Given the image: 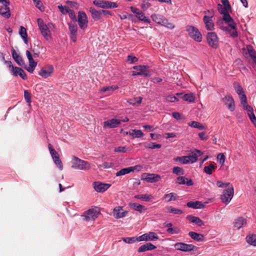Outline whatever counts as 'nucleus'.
<instances>
[{
  "label": "nucleus",
  "mask_w": 256,
  "mask_h": 256,
  "mask_svg": "<svg viewBox=\"0 0 256 256\" xmlns=\"http://www.w3.org/2000/svg\"><path fill=\"white\" fill-rule=\"evenodd\" d=\"M12 58L18 65L22 66L24 64L22 56L17 54L14 49L12 50Z\"/></svg>",
  "instance_id": "obj_28"
},
{
  "label": "nucleus",
  "mask_w": 256,
  "mask_h": 256,
  "mask_svg": "<svg viewBox=\"0 0 256 256\" xmlns=\"http://www.w3.org/2000/svg\"><path fill=\"white\" fill-rule=\"evenodd\" d=\"M182 98L189 102H194L195 100V96L192 94H185L182 96Z\"/></svg>",
  "instance_id": "obj_47"
},
{
  "label": "nucleus",
  "mask_w": 256,
  "mask_h": 256,
  "mask_svg": "<svg viewBox=\"0 0 256 256\" xmlns=\"http://www.w3.org/2000/svg\"><path fill=\"white\" fill-rule=\"evenodd\" d=\"M234 87L238 95L244 93L242 88L236 82L234 83Z\"/></svg>",
  "instance_id": "obj_48"
},
{
  "label": "nucleus",
  "mask_w": 256,
  "mask_h": 256,
  "mask_svg": "<svg viewBox=\"0 0 256 256\" xmlns=\"http://www.w3.org/2000/svg\"><path fill=\"white\" fill-rule=\"evenodd\" d=\"M58 7L61 13L64 14H67L69 10L68 7L66 6H62V4L58 5Z\"/></svg>",
  "instance_id": "obj_60"
},
{
  "label": "nucleus",
  "mask_w": 256,
  "mask_h": 256,
  "mask_svg": "<svg viewBox=\"0 0 256 256\" xmlns=\"http://www.w3.org/2000/svg\"><path fill=\"white\" fill-rule=\"evenodd\" d=\"M72 168L78 170H88L90 168V164L86 161L73 156L72 160Z\"/></svg>",
  "instance_id": "obj_2"
},
{
  "label": "nucleus",
  "mask_w": 256,
  "mask_h": 256,
  "mask_svg": "<svg viewBox=\"0 0 256 256\" xmlns=\"http://www.w3.org/2000/svg\"><path fill=\"white\" fill-rule=\"evenodd\" d=\"M142 168V166L140 165H136L133 166H130L126 168H124L117 172L116 173V176H124L132 172H139Z\"/></svg>",
  "instance_id": "obj_10"
},
{
  "label": "nucleus",
  "mask_w": 256,
  "mask_h": 256,
  "mask_svg": "<svg viewBox=\"0 0 256 256\" xmlns=\"http://www.w3.org/2000/svg\"><path fill=\"white\" fill-rule=\"evenodd\" d=\"M120 124V120L116 118H112L104 122V128H112L117 127Z\"/></svg>",
  "instance_id": "obj_20"
},
{
  "label": "nucleus",
  "mask_w": 256,
  "mask_h": 256,
  "mask_svg": "<svg viewBox=\"0 0 256 256\" xmlns=\"http://www.w3.org/2000/svg\"><path fill=\"white\" fill-rule=\"evenodd\" d=\"M78 22L80 28L84 30L88 24V17L86 14L84 12H79L78 13Z\"/></svg>",
  "instance_id": "obj_11"
},
{
  "label": "nucleus",
  "mask_w": 256,
  "mask_h": 256,
  "mask_svg": "<svg viewBox=\"0 0 256 256\" xmlns=\"http://www.w3.org/2000/svg\"><path fill=\"white\" fill-rule=\"evenodd\" d=\"M19 34L21 38L24 40V42L26 44H28V34L26 33V30L22 26H20V30H19Z\"/></svg>",
  "instance_id": "obj_39"
},
{
  "label": "nucleus",
  "mask_w": 256,
  "mask_h": 256,
  "mask_svg": "<svg viewBox=\"0 0 256 256\" xmlns=\"http://www.w3.org/2000/svg\"><path fill=\"white\" fill-rule=\"evenodd\" d=\"M122 240L127 244H133L134 243L136 240H137L136 238L134 237H132V238H122Z\"/></svg>",
  "instance_id": "obj_58"
},
{
  "label": "nucleus",
  "mask_w": 256,
  "mask_h": 256,
  "mask_svg": "<svg viewBox=\"0 0 256 256\" xmlns=\"http://www.w3.org/2000/svg\"><path fill=\"white\" fill-rule=\"evenodd\" d=\"M216 168V166H215L214 162H213L208 166H204V170L207 174L210 175L212 174L213 171L215 170Z\"/></svg>",
  "instance_id": "obj_41"
},
{
  "label": "nucleus",
  "mask_w": 256,
  "mask_h": 256,
  "mask_svg": "<svg viewBox=\"0 0 256 256\" xmlns=\"http://www.w3.org/2000/svg\"><path fill=\"white\" fill-rule=\"evenodd\" d=\"M189 236L193 240L198 242H202L204 240V236L194 232H188Z\"/></svg>",
  "instance_id": "obj_30"
},
{
  "label": "nucleus",
  "mask_w": 256,
  "mask_h": 256,
  "mask_svg": "<svg viewBox=\"0 0 256 256\" xmlns=\"http://www.w3.org/2000/svg\"><path fill=\"white\" fill-rule=\"evenodd\" d=\"M70 34H77L78 26L76 24H68Z\"/></svg>",
  "instance_id": "obj_49"
},
{
  "label": "nucleus",
  "mask_w": 256,
  "mask_h": 256,
  "mask_svg": "<svg viewBox=\"0 0 256 256\" xmlns=\"http://www.w3.org/2000/svg\"><path fill=\"white\" fill-rule=\"evenodd\" d=\"M164 16H162L157 14H152L151 16V18L152 20L157 23L158 24H160L161 22L162 21Z\"/></svg>",
  "instance_id": "obj_46"
},
{
  "label": "nucleus",
  "mask_w": 256,
  "mask_h": 256,
  "mask_svg": "<svg viewBox=\"0 0 256 256\" xmlns=\"http://www.w3.org/2000/svg\"><path fill=\"white\" fill-rule=\"evenodd\" d=\"M176 194L174 192H170L168 194H166L162 198V199L166 202H170L171 201H174L176 200Z\"/></svg>",
  "instance_id": "obj_38"
},
{
  "label": "nucleus",
  "mask_w": 256,
  "mask_h": 256,
  "mask_svg": "<svg viewBox=\"0 0 256 256\" xmlns=\"http://www.w3.org/2000/svg\"><path fill=\"white\" fill-rule=\"evenodd\" d=\"M54 70V68L52 65L48 64L42 68L38 72V74L42 77L46 78L52 75Z\"/></svg>",
  "instance_id": "obj_15"
},
{
  "label": "nucleus",
  "mask_w": 256,
  "mask_h": 256,
  "mask_svg": "<svg viewBox=\"0 0 256 256\" xmlns=\"http://www.w3.org/2000/svg\"><path fill=\"white\" fill-rule=\"evenodd\" d=\"M53 160L56 165V166L58 167V168L60 170H62L63 169V165L62 164V162L61 160L60 159L59 156L58 158H56L53 159Z\"/></svg>",
  "instance_id": "obj_56"
},
{
  "label": "nucleus",
  "mask_w": 256,
  "mask_h": 256,
  "mask_svg": "<svg viewBox=\"0 0 256 256\" xmlns=\"http://www.w3.org/2000/svg\"><path fill=\"white\" fill-rule=\"evenodd\" d=\"M129 206L134 210L140 212H142V211L146 210V208L144 206L137 203H130Z\"/></svg>",
  "instance_id": "obj_33"
},
{
  "label": "nucleus",
  "mask_w": 256,
  "mask_h": 256,
  "mask_svg": "<svg viewBox=\"0 0 256 256\" xmlns=\"http://www.w3.org/2000/svg\"><path fill=\"white\" fill-rule=\"evenodd\" d=\"M162 146L161 144H156V142H150L146 144L144 147L146 148H149L151 149L160 148Z\"/></svg>",
  "instance_id": "obj_52"
},
{
  "label": "nucleus",
  "mask_w": 256,
  "mask_h": 256,
  "mask_svg": "<svg viewBox=\"0 0 256 256\" xmlns=\"http://www.w3.org/2000/svg\"><path fill=\"white\" fill-rule=\"evenodd\" d=\"M142 98L140 96H139V97L135 98L132 99L128 101V102L130 104L134 106V104H140L142 102Z\"/></svg>",
  "instance_id": "obj_53"
},
{
  "label": "nucleus",
  "mask_w": 256,
  "mask_h": 256,
  "mask_svg": "<svg viewBox=\"0 0 256 256\" xmlns=\"http://www.w3.org/2000/svg\"><path fill=\"white\" fill-rule=\"evenodd\" d=\"M186 206L188 208L194 209H200L204 207V205L201 202L199 201L189 202L187 203Z\"/></svg>",
  "instance_id": "obj_26"
},
{
  "label": "nucleus",
  "mask_w": 256,
  "mask_h": 256,
  "mask_svg": "<svg viewBox=\"0 0 256 256\" xmlns=\"http://www.w3.org/2000/svg\"><path fill=\"white\" fill-rule=\"evenodd\" d=\"M187 219H188L191 222L196 224L198 226H202L204 225L203 221L198 217L188 216H187Z\"/></svg>",
  "instance_id": "obj_36"
},
{
  "label": "nucleus",
  "mask_w": 256,
  "mask_h": 256,
  "mask_svg": "<svg viewBox=\"0 0 256 256\" xmlns=\"http://www.w3.org/2000/svg\"><path fill=\"white\" fill-rule=\"evenodd\" d=\"M218 10L220 13L223 15L224 14H228L231 12V7L230 5L222 6V4H218Z\"/></svg>",
  "instance_id": "obj_32"
},
{
  "label": "nucleus",
  "mask_w": 256,
  "mask_h": 256,
  "mask_svg": "<svg viewBox=\"0 0 256 256\" xmlns=\"http://www.w3.org/2000/svg\"><path fill=\"white\" fill-rule=\"evenodd\" d=\"M223 101L225 104L227 106L228 108L231 111L233 112L235 109L234 102L231 96L228 95L225 96L223 98Z\"/></svg>",
  "instance_id": "obj_21"
},
{
  "label": "nucleus",
  "mask_w": 256,
  "mask_h": 256,
  "mask_svg": "<svg viewBox=\"0 0 256 256\" xmlns=\"http://www.w3.org/2000/svg\"><path fill=\"white\" fill-rule=\"evenodd\" d=\"M17 70H19L18 76L21 77L23 80H26L27 76L24 71L21 68H18Z\"/></svg>",
  "instance_id": "obj_63"
},
{
  "label": "nucleus",
  "mask_w": 256,
  "mask_h": 256,
  "mask_svg": "<svg viewBox=\"0 0 256 256\" xmlns=\"http://www.w3.org/2000/svg\"><path fill=\"white\" fill-rule=\"evenodd\" d=\"M48 149L50 150V154L52 157V160L58 157V152L52 148V146L51 144H48Z\"/></svg>",
  "instance_id": "obj_54"
},
{
  "label": "nucleus",
  "mask_w": 256,
  "mask_h": 256,
  "mask_svg": "<svg viewBox=\"0 0 256 256\" xmlns=\"http://www.w3.org/2000/svg\"><path fill=\"white\" fill-rule=\"evenodd\" d=\"M246 48L250 56L251 57L254 62L256 64V52L250 45L247 46Z\"/></svg>",
  "instance_id": "obj_42"
},
{
  "label": "nucleus",
  "mask_w": 256,
  "mask_h": 256,
  "mask_svg": "<svg viewBox=\"0 0 256 256\" xmlns=\"http://www.w3.org/2000/svg\"><path fill=\"white\" fill-rule=\"evenodd\" d=\"M186 31L188 36L194 40L200 42L202 40V35L199 30L192 26H188L186 27Z\"/></svg>",
  "instance_id": "obj_4"
},
{
  "label": "nucleus",
  "mask_w": 256,
  "mask_h": 256,
  "mask_svg": "<svg viewBox=\"0 0 256 256\" xmlns=\"http://www.w3.org/2000/svg\"><path fill=\"white\" fill-rule=\"evenodd\" d=\"M222 18L224 22L228 24L230 27V28H234L236 23L230 15L229 13L224 14H223Z\"/></svg>",
  "instance_id": "obj_24"
},
{
  "label": "nucleus",
  "mask_w": 256,
  "mask_h": 256,
  "mask_svg": "<svg viewBox=\"0 0 256 256\" xmlns=\"http://www.w3.org/2000/svg\"><path fill=\"white\" fill-rule=\"evenodd\" d=\"M26 54L28 60V65L26 68L30 73H33L37 66V62L34 60L30 51L27 50Z\"/></svg>",
  "instance_id": "obj_12"
},
{
  "label": "nucleus",
  "mask_w": 256,
  "mask_h": 256,
  "mask_svg": "<svg viewBox=\"0 0 256 256\" xmlns=\"http://www.w3.org/2000/svg\"><path fill=\"white\" fill-rule=\"evenodd\" d=\"M127 148L126 146H118L114 148V151L116 152H122L125 153L126 152Z\"/></svg>",
  "instance_id": "obj_62"
},
{
  "label": "nucleus",
  "mask_w": 256,
  "mask_h": 256,
  "mask_svg": "<svg viewBox=\"0 0 256 256\" xmlns=\"http://www.w3.org/2000/svg\"><path fill=\"white\" fill-rule=\"evenodd\" d=\"M8 6H4L0 8V14L5 18H8L10 16V12Z\"/></svg>",
  "instance_id": "obj_34"
},
{
  "label": "nucleus",
  "mask_w": 256,
  "mask_h": 256,
  "mask_svg": "<svg viewBox=\"0 0 256 256\" xmlns=\"http://www.w3.org/2000/svg\"><path fill=\"white\" fill-rule=\"evenodd\" d=\"M176 182L180 184H186L188 186H191L193 184L192 180H188L184 176H180L176 178Z\"/></svg>",
  "instance_id": "obj_29"
},
{
  "label": "nucleus",
  "mask_w": 256,
  "mask_h": 256,
  "mask_svg": "<svg viewBox=\"0 0 256 256\" xmlns=\"http://www.w3.org/2000/svg\"><path fill=\"white\" fill-rule=\"evenodd\" d=\"M37 22L42 34L46 40H48L50 37V32L48 26L42 18H38Z\"/></svg>",
  "instance_id": "obj_7"
},
{
  "label": "nucleus",
  "mask_w": 256,
  "mask_h": 256,
  "mask_svg": "<svg viewBox=\"0 0 256 256\" xmlns=\"http://www.w3.org/2000/svg\"><path fill=\"white\" fill-rule=\"evenodd\" d=\"M207 41L208 44L214 48L218 46V39L216 34L214 32H210L207 34Z\"/></svg>",
  "instance_id": "obj_18"
},
{
  "label": "nucleus",
  "mask_w": 256,
  "mask_h": 256,
  "mask_svg": "<svg viewBox=\"0 0 256 256\" xmlns=\"http://www.w3.org/2000/svg\"><path fill=\"white\" fill-rule=\"evenodd\" d=\"M158 239V234L154 232H148L137 237L138 241H153Z\"/></svg>",
  "instance_id": "obj_16"
},
{
  "label": "nucleus",
  "mask_w": 256,
  "mask_h": 256,
  "mask_svg": "<svg viewBox=\"0 0 256 256\" xmlns=\"http://www.w3.org/2000/svg\"><path fill=\"white\" fill-rule=\"evenodd\" d=\"M174 246L176 250L184 252H190L196 249V247L193 244H187L182 242H176Z\"/></svg>",
  "instance_id": "obj_9"
},
{
  "label": "nucleus",
  "mask_w": 256,
  "mask_h": 256,
  "mask_svg": "<svg viewBox=\"0 0 256 256\" xmlns=\"http://www.w3.org/2000/svg\"><path fill=\"white\" fill-rule=\"evenodd\" d=\"M217 160L219 163L222 165H224L225 160H226V157L224 154L222 153H220L217 156Z\"/></svg>",
  "instance_id": "obj_55"
},
{
  "label": "nucleus",
  "mask_w": 256,
  "mask_h": 256,
  "mask_svg": "<svg viewBox=\"0 0 256 256\" xmlns=\"http://www.w3.org/2000/svg\"><path fill=\"white\" fill-rule=\"evenodd\" d=\"M204 13H209L210 14V16H204L203 20L206 29L208 30H212L214 28V24L212 22V17L214 16L213 12L208 10L206 12H204Z\"/></svg>",
  "instance_id": "obj_13"
},
{
  "label": "nucleus",
  "mask_w": 256,
  "mask_h": 256,
  "mask_svg": "<svg viewBox=\"0 0 256 256\" xmlns=\"http://www.w3.org/2000/svg\"><path fill=\"white\" fill-rule=\"evenodd\" d=\"M239 98L240 100V102L244 110L248 111V110H252V108L250 106L247 104L246 97L244 93L240 94Z\"/></svg>",
  "instance_id": "obj_27"
},
{
  "label": "nucleus",
  "mask_w": 256,
  "mask_h": 256,
  "mask_svg": "<svg viewBox=\"0 0 256 256\" xmlns=\"http://www.w3.org/2000/svg\"><path fill=\"white\" fill-rule=\"evenodd\" d=\"M168 212L176 214H182V211L180 209L173 208L172 206L167 207Z\"/></svg>",
  "instance_id": "obj_50"
},
{
  "label": "nucleus",
  "mask_w": 256,
  "mask_h": 256,
  "mask_svg": "<svg viewBox=\"0 0 256 256\" xmlns=\"http://www.w3.org/2000/svg\"><path fill=\"white\" fill-rule=\"evenodd\" d=\"M246 242L250 245L256 246V234H250L246 238Z\"/></svg>",
  "instance_id": "obj_44"
},
{
  "label": "nucleus",
  "mask_w": 256,
  "mask_h": 256,
  "mask_svg": "<svg viewBox=\"0 0 256 256\" xmlns=\"http://www.w3.org/2000/svg\"><path fill=\"white\" fill-rule=\"evenodd\" d=\"M128 211L124 210L121 206H116L114 208L112 211V216L116 219L122 218L126 217Z\"/></svg>",
  "instance_id": "obj_14"
},
{
  "label": "nucleus",
  "mask_w": 256,
  "mask_h": 256,
  "mask_svg": "<svg viewBox=\"0 0 256 256\" xmlns=\"http://www.w3.org/2000/svg\"><path fill=\"white\" fill-rule=\"evenodd\" d=\"M156 246L151 243H146L141 246L138 250V252H142L146 250H153L156 248Z\"/></svg>",
  "instance_id": "obj_25"
},
{
  "label": "nucleus",
  "mask_w": 256,
  "mask_h": 256,
  "mask_svg": "<svg viewBox=\"0 0 256 256\" xmlns=\"http://www.w3.org/2000/svg\"><path fill=\"white\" fill-rule=\"evenodd\" d=\"M118 86L116 85L106 86L102 87L100 92H108V94H112L114 90L118 89Z\"/></svg>",
  "instance_id": "obj_37"
},
{
  "label": "nucleus",
  "mask_w": 256,
  "mask_h": 256,
  "mask_svg": "<svg viewBox=\"0 0 256 256\" xmlns=\"http://www.w3.org/2000/svg\"><path fill=\"white\" fill-rule=\"evenodd\" d=\"M173 173L176 174V175H180L184 174V171L182 168L179 166L174 167L172 169Z\"/></svg>",
  "instance_id": "obj_59"
},
{
  "label": "nucleus",
  "mask_w": 256,
  "mask_h": 256,
  "mask_svg": "<svg viewBox=\"0 0 256 256\" xmlns=\"http://www.w3.org/2000/svg\"><path fill=\"white\" fill-rule=\"evenodd\" d=\"M234 194V187L230 185L227 189L224 190L220 198L222 201L226 204H228L233 198Z\"/></svg>",
  "instance_id": "obj_6"
},
{
  "label": "nucleus",
  "mask_w": 256,
  "mask_h": 256,
  "mask_svg": "<svg viewBox=\"0 0 256 256\" xmlns=\"http://www.w3.org/2000/svg\"><path fill=\"white\" fill-rule=\"evenodd\" d=\"M130 10L132 13L135 14V16L140 21H142L147 23H150V20L146 17L144 13H143L140 10L136 8L131 6Z\"/></svg>",
  "instance_id": "obj_17"
},
{
  "label": "nucleus",
  "mask_w": 256,
  "mask_h": 256,
  "mask_svg": "<svg viewBox=\"0 0 256 256\" xmlns=\"http://www.w3.org/2000/svg\"><path fill=\"white\" fill-rule=\"evenodd\" d=\"M100 214V211L97 208L89 209L82 216V220L86 221H94Z\"/></svg>",
  "instance_id": "obj_3"
},
{
  "label": "nucleus",
  "mask_w": 256,
  "mask_h": 256,
  "mask_svg": "<svg viewBox=\"0 0 256 256\" xmlns=\"http://www.w3.org/2000/svg\"><path fill=\"white\" fill-rule=\"evenodd\" d=\"M146 176L144 180L150 183L156 182L160 180L161 177L160 175L154 174H146Z\"/></svg>",
  "instance_id": "obj_22"
},
{
  "label": "nucleus",
  "mask_w": 256,
  "mask_h": 256,
  "mask_svg": "<svg viewBox=\"0 0 256 256\" xmlns=\"http://www.w3.org/2000/svg\"><path fill=\"white\" fill-rule=\"evenodd\" d=\"M127 134L128 132L126 133ZM128 134L133 138H140L144 136V133L139 130H132L128 132Z\"/></svg>",
  "instance_id": "obj_40"
},
{
  "label": "nucleus",
  "mask_w": 256,
  "mask_h": 256,
  "mask_svg": "<svg viewBox=\"0 0 256 256\" xmlns=\"http://www.w3.org/2000/svg\"><path fill=\"white\" fill-rule=\"evenodd\" d=\"M24 98L26 102L30 104L31 103V94L27 90H24Z\"/></svg>",
  "instance_id": "obj_57"
},
{
  "label": "nucleus",
  "mask_w": 256,
  "mask_h": 256,
  "mask_svg": "<svg viewBox=\"0 0 256 256\" xmlns=\"http://www.w3.org/2000/svg\"><path fill=\"white\" fill-rule=\"evenodd\" d=\"M33 2L36 7H37L41 11L44 10V8L42 6V4L40 0H34Z\"/></svg>",
  "instance_id": "obj_61"
},
{
  "label": "nucleus",
  "mask_w": 256,
  "mask_h": 256,
  "mask_svg": "<svg viewBox=\"0 0 256 256\" xmlns=\"http://www.w3.org/2000/svg\"><path fill=\"white\" fill-rule=\"evenodd\" d=\"M148 66H136L133 67V68L136 70L132 72V76H150L149 70H148Z\"/></svg>",
  "instance_id": "obj_8"
},
{
  "label": "nucleus",
  "mask_w": 256,
  "mask_h": 256,
  "mask_svg": "<svg viewBox=\"0 0 256 256\" xmlns=\"http://www.w3.org/2000/svg\"><path fill=\"white\" fill-rule=\"evenodd\" d=\"M188 125L190 126H191L192 128H196L200 130H203L206 129V127L203 126L200 123L196 122V121H192L191 122H190L188 123Z\"/></svg>",
  "instance_id": "obj_43"
},
{
  "label": "nucleus",
  "mask_w": 256,
  "mask_h": 256,
  "mask_svg": "<svg viewBox=\"0 0 256 256\" xmlns=\"http://www.w3.org/2000/svg\"><path fill=\"white\" fill-rule=\"evenodd\" d=\"M192 154L187 156L176 157L174 158V160L182 164H193L197 161L198 157L200 156L202 152L200 150H195L192 152Z\"/></svg>",
  "instance_id": "obj_1"
},
{
  "label": "nucleus",
  "mask_w": 256,
  "mask_h": 256,
  "mask_svg": "<svg viewBox=\"0 0 256 256\" xmlns=\"http://www.w3.org/2000/svg\"><path fill=\"white\" fill-rule=\"evenodd\" d=\"M247 114L251 122L256 127V117L254 113L253 108L248 110V111H247Z\"/></svg>",
  "instance_id": "obj_45"
},
{
  "label": "nucleus",
  "mask_w": 256,
  "mask_h": 256,
  "mask_svg": "<svg viewBox=\"0 0 256 256\" xmlns=\"http://www.w3.org/2000/svg\"><path fill=\"white\" fill-rule=\"evenodd\" d=\"M138 60V58L132 56H128L127 61L130 64H133L137 62Z\"/></svg>",
  "instance_id": "obj_64"
},
{
  "label": "nucleus",
  "mask_w": 256,
  "mask_h": 256,
  "mask_svg": "<svg viewBox=\"0 0 256 256\" xmlns=\"http://www.w3.org/2000/svg\"><path fill=\"white\" fill-rule=\"evenodd\" d=\"M92 184L94 190L98 192H104L111 186V184H104L100 182H95Z\"/></svg>",
  "instance_id": "obj_19"
},
{
  "label": "nucleus",
  "mask_w": 256,
  "mask_h": 256,
  "mask_svg": "<svg viewBox=\"0 0 256 256\" xmlns=\"http://www.w3.org/2000/svg\"><path fill=\"white\" fill-rule=\"evenodd\" d=\"M134 198L139 199L146 202H152L154 200V196L152 194H138L134 196Z\"/></svg>",
  "instance_id": "obj_31"
},
{
  "label": "nucleus",
  "mask_w": 256,
  "mask_h": 256,
  "mask_svg": "<svg viewBox=\"0 0 256 256\" xmlns=\"http://www.w3.org/2000/svg\"><path fill=\"white\" fill-rule=\"evenodd\" d=\"M246 224V220L242 216L238 218L234 222V228H236L238 230L240 229L243 226Z\"/></svg>",
  "instance_id": "obj_23"
},
{
  "label": "nucleus",
  "mask_w": 256,
  "mask_h": 256,
  "mask_svg": "<svg viewBox=\"0 0 256 256\" xmlns=\"http://www.w3.org/2000/svg\"><path fill=\"white\" fill-rule=\"evenodd\" d=\"M90 12L91 13L92 16V18L94 20L98 21V20H99L100 19V18H101V17H100V14H101L100 10L98 11V10H97L96 9H95L94 8H90Z\"/></svg>",
  "instance_id": "obj_35"
},
{
  "label": "nucleus",
  "mask_w": 256,
  "mask_h": 256,
  "mask_svg": "<svg viewBox=\"0 0 256 256\" xmlns=\"http://www.w3.org/2000/svg\"><path fill=\"white\" fill-rule=\"evenodd\" d=\"M93 4L96 6L102 8H114L118 7L116 2L108 0H94L93 1Z\"/></svg>",
  "instance_id": "obj_5"
},
{
  "label": "nucleus",
  "mask_w": 256,
  "mask_h": 256,
  "mask_svg": "<svg viewBox=\"0 0 256 256\" xmlns=\"http://www.w3.org/2000/svg\"><path fill=\"white\" fill-rule=\"evenodd\" d=\"M166 232L172 234H176L180 232V229L177 226L169 228L166 230Z\"/></svg>",
  "instance_id": "obj_51"
}]
</instances>
